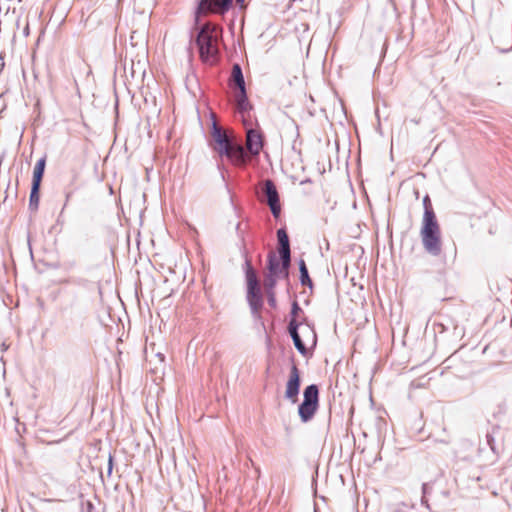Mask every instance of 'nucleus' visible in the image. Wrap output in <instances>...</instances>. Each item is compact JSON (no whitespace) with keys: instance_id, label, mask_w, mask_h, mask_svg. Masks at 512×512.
Listing matches in <instances>:
<instances>
[{"instance_id":"obj_3","label":"nucleus","mask_w":512,"mask_h":512,"mask_svg":"<svg viewBox=\"0 0 512 512\" xmlns=\"http://www.w3.org/2000/svg\"><path fill=\"white\" fill-rule=\"evenodd\" d=\"M246 281L248 303L253 314H255L256 316H260L263 307V297L259 281L257 278V274L249 263L247 264Z\"/></svg>"},{"instance_id":"obj_17","label":"nucleus","mask_w":512,"mask_h":512,"mask_svg":"<svg viewBox=\"0 0 512 512\" xmlns=\"http://www.w3.org/2000/svg\"><path fill=\"white\" fill-rule=\"evenodd\" d=\"M423 206H424V214H423L422 220L437 219L429 196L424 197Z\"/></svg>"},{"instance_id":"obj_6","label":"nucleus","mask_w":512,"mask_h":512,"mask_svg":"<svg viewBox=\"0 0 512 512\" xmlns=\"http://www.w3.org/2000/svg\"><path fill=\"white\" fill-rule=\"evenodd\" d=\"M243 124L246 128V147L252 155H258L263 146L262 135L252 128L249 119H244Z\"/></svg>"},{"instance_id":"obj_5","label":"nucleus","mask_w":512,"mask_h":512,"mask_svg":"<svg viewBox=\"0 0 512 512\" xmlns=\"http://www.w3.org/2000/svg\"><path fill=\"white\" fill-rule=\"evenodd\" d=\"M304 399L299 406L298 413L303 422L311 420L318 409L319 391L314 384L309 385L304 390Z\"/></svg>"},{"instance_id":"obj_18","label":"nucleus","mask_w":512,"mask_h":512,"mask_svg":"<svg viewBox=\"0 0 512 512\" xmlns=\"http://www.w3.org/2000/svg\"><path fill=\"white\" fill-rule=\"evenodd\" d=\"M279 253L281 255L282 262H284V268L290 265V246H279Z\"/></svg>"},{"instance_id":"obj_2","label":"nucleus","mask_w":512,"mask_h":512,"mask_svg":"<svg viewBox=\"0 0 512 512\" xmlns=\"http://www.w3.org/2000/svg\"><path fill=\"white\" fill-rule=\"evenodd\" d=\"M420 237L427 253L438 256L442 252V233L437 219L422 220Z\"/></svg>"},{"instance_id":"obj_22","label":"nucleus","mask_w":512,"mask_h":512,"mask_svg":"<svg viewBox=\"0 0 512 512\" xmlns=\"http://www.w3.org/2000/svg\"><path fill=\"white\" fill-rule=\"evenodd\" d=\"M268 303L272 308L276 307V298L274 291H267Z\"/></svg>"},{"instance_id":"obj_1","label":"nucleus","mask_w":512,"mask_h":512,"mask_svg":"<svg viewBox=\"0 0 512 512\" xmlns=\"http://www.w3.org/2000/svg\"><path fill=\"white\" fill-rule=\"evenodd\" d=\"M219 33L215 26L206 24L199 32L196 43L201 59L206 63H214L218 54Z\"/></svg>"},{"instance_id":"obj_4","label":"nucleus","mask_w":512,"mask_h":512,"mask_svg":"<svg viewBox=\"0 0 512 512\" xmlns=\"http://www.w3.org/2000/svg\"><path fill=\"white\" fill-rule=\"evenodd\" d=\"M289 333L294 341V345L301 354L306 353L305 341L315 343L316 335L313 329L304 323H298L292 318L289 323Z\"/></svg>"},{"instance_id":"obj_21","label":"nucleus","mask_w":512,"mask_h":512,"mask_svg":"<svg viewBox=\"0 0 512 512\" xmlns=\"http://www.w3.org/2000/svg\"><path fill=\"white\" fill-rule=\"evenodd\" d=\"M39 200V189L34 190V184L32 183L31 193H30V202L38 203Z\"/></svg>"},{"instance_id":"obj_8","label":"nucleus","mask_w":512,"mask_h":512,"mask_svg":"<svg viewBox=\"0 0 512 512\" xmlns=\"http://www.w3.org/2000/svg\"><path fill=\"white\" fill-rule=\"evenodd\" d=\"M300 383L301 381L299 369L296 364H293L290 369V374L285 389V397L292 403H296L298 400Z\"/></svg>"},{"instance_id":"obj_20","label":"nucleus","mask_w":512,"mask_h":512,"mask_svg":"<svg viewBox=\"0 0 512 512\" xmlns=\"http://www.w3.org/2000/svg\"><path fill=\"white\" fill-rule=\"evenodd\" d=\"M277 238H278L279 246H290L288 235L284 229H279L277 231Z\"/></svg>"},{"instance_id":"obj_10","label":"nucleus","mask_w":512,"mask_h":512,"mask_svg":"<svg viewBox=\"0 0 512 512\" xmlns=\"http://www.w3.org/2000/svg\"><path fill=\"white\" fill-rule=\"evenodd\" d=\"M223 155L235 165H243L246 162L243 147L239 144L231 143Z\"/></svg>"},{"instance_id":"obj_7","label":"nucleus","mask_w":512,"mask_h":512,"mask_svg":"<svg viewBox=\"0 0 512 512\" xmlns=\"http://www.w3.org/2000/svg\"><path fill=\"white\" fill-rule=\"evenodd\" d=\"M262 192L266 197L265 201L269 205L273 216L277 218L281 212V206L276 186L272 180L268 179L264 181Z\"/></svg>"},{"instance_id":"obj_14","label":"nucleus","mask_w":512,"mask_h":512,"mask_svg":"<svg viewBox=\"0 0 512 512\" xmlns=\"http://www.w3.org/2000/svg\"><path fill=\"white\" fill-rule=\"evenodd\" d=\"M45 166H46V158L45 157H42L41 159H39L37 161V163L35 164L34 171H33V181H32V183L34 184V190L40 188V184H41V181L43 178Z\"/></svg>"},{"instance_id":"obj_13","label":"nucleus","mask_w":512,"mask_h":512,"mask_svg":"<svg viewBox=\"0 0 512 512\" xmlns=\"http://www.w3.org/2000/svg\"><path fill=\"white\" fill-rule=\"evenodd\" d=\"M268 270L270 274L287 277L288 267L284 268V262L280 263L275 254L271 253L268 256Z\"/></svg>"},{"instance_id":"obj_11","label":"nucleus","mask_w":512,"mask_h":512,"mask_svg":"<svg viewBox=\"0 0 512 512\" xmlns=\"http://www.w3.org/2000/svg\"><path fill=\"white\" fill-rule=\"evenodd\" d=\"M235 101L237 111L242 115V121L248 119L247 117L249 116L251 105L248 101L246 89L239 90L235 94Z\"/></svg>"},{"instance_id":"obj_12","label":"nucleus","mask_w":512,"mask_h":512,"mask_svg":"<svg viewBox=\"0 0 512 512\" xmlns=\"http://www.w3.org/2000/svg\"><path fill=\"white\" fill-rule=\"evenodd\" d=\"M213 139L215 142L214 148L220 155H223V152L226 151L232 143L226 133L216 126L213 131Z\"/></svg>"},{"instance_id":"obj_24","label":"nucleus","mask_w":512,"mask_h":512,"mask_svg":"<svg viewBox=\"0 0 512 512\" xmlns=\"http://www.w3.org/2000/svg\"><path fill=\"white\" fill-rule=\"evenodd\" d=\"M236 1H237V3H239V4H242V3L244 2V0H236Z\"/></svg>"},{"instance_id":"obj_23","label":"nucleus","mask_w":512,"mask_h":512,"mask_svg":"<svg viewBox=\"0 0 512 512\" xmlns=\"http://www.w3.org/2000/svg\"><path fill=\"white\" fill-rule=\"evenodd\" d=\"M300 312H301V308L299 307L298 303L295 301L292 305V311H291L292 318H295V320L297 321V316Z\"/></svg>"},{"instance_id":"obj_19","label":"nucleus","mask_w":512,"mask_h":512,"mask_svg":"<svg viewBox=\"0 0 512 512\" xmlns=\"http://www.w3.org/2000/svg\"><path fill=\"white\" fill-rule=\"evenodd\" d=\"M278 278H279V276H276V275H273L270 273H268L266 275L265 280H264V286H265L266 291H273Z\"/></svg>"},{"instance_id":"obj_9","label":"nucleus","mask_w":512,"mask_h":512,"mask_svg":"<svg viewBox=\"0 0 512 512\" xmlns=\"http://www.w3.org/2000/svg\"><path fill=\"white\" fill-rule=\"evenodd\" d=\"M232 0H201L199 4L200 13H224L229 9Z\"/></svg>"},{"instance_id":"obj_16","label":"nucleus","mask_w":512,"mask_h":512,"mask_svg":"<svg viewBox=\"0 0 512 512\" xmlns=\"http://www.w3.org/2000/svg\"><path fill=\"white\" fill-rule=\"evenodd\" d=\"M299 270H300V280L301 284L304 286L312 287V280L309 277L308 270L306 267V263L304 260H300L299 262Z\"/></svg>"},{"instance_id":"obj_15","label":"nucleus","mask_w":512,"mask_h":512,"mask_svg":"<svg viewBox=\"0 0 512 512\" xmlns=\"http://www.w3.org/2000/svg\"><path fill=\"white\" fill-rule=\"evenodd\" d=\"M231 81L239 90L246 89L243 73L239 64H234L231 72Z\"/></svg>"}]
</instances>
